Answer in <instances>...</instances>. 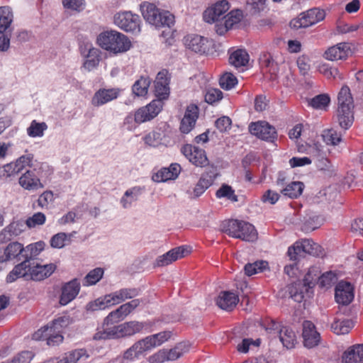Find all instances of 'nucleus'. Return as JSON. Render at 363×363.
<instances>
[{"instance_id": "f257e3e1", "label": "nucleus", "mask_w": 363, "mask_h": 363, "mask_svg": "<svg viewBox=\"0 0 363 363\" xmlns=\"http://www.w3.org/2000/svg\"><path fill=\"white\" fill-rule=\"evenodd\" d=\"M96 43L102 49L113 54L125 52L131 47L128 38L116 30L101 33L97 37Z\"/></svg>"}, {"instance_id": "f03ea898", "label": "nucleus", "mask_w": 363, "mask_h": 363, "mask_svg": "<svg viewBox=\"0 0 363 363\" xmlns=\"http://www.w3.org/2000/svg\"><path fill=\"white\" fill-rule=\"evenodd\" d=\"M337 120L342 128L348 129L354 121V101L350 88L343 86L337 96Z\"/></svg>"}, {"instance_id": "7ed1b4c3", "label": "nucleus", "mask_w": 363, "mask_h": 363, "mask_svg": "<svg viewBox=\"0 0 363 363\" xmlns=\"http://www.w3.org/2000/svg\"><path fill=\"white\" fill-rule=\"evenodd\" d=\"M56 269V265L54 264H40L34 262L26 264L25 272L21 274L14 272V268L6 277V281L11 283L18 278L23 277L26 280L42 281L49 277Z\"/></svg>"}, {"instance_id": "20e7f679", "label": "nucleus", "mask_w": 363, "mask_h": 363, "mask_svg": "<svg viewBox=\"0 0 363 363\" xmlns=\"http://www.w3.org/2000/svg\"><path fill=\"white\" fill-rule=\"evenodd\" d=\"M140 11L145 20L156 27L170 28L174 23V16L167 11H161L154 4L143 2Z\"/></svg>"}, {"instance_id": "39448f33", "label": "nucleus", "mask_w": 363, "mask_h": 363, "mask_svg": "<svg viewBox=\"0 0 363 363\" xmlns=\"http://www.w3.org/2000/svg\"><path fill=\"white\" fill-rule=\"evenodd\" d=\"M48 165L43 162H38L33 168L27 169L18 179L19 185L25 190L34 191L44 188L40 178L43 172L48 168Z\"/></svg>"}, {"instance_id": "423d86ee", "label": "nucleus", "mask_w": 363, "mask_h": 363, "mask_svg": "<svg viewBox=\"0 0 363 363\" xmlns=\"http://www.w3.org/2000/svg\"><path fill=\"white\" fill-rule=\"evenodd\" d=\"M325 11L318 8H313L305 12L291 21L290 26L294 29L308 28L324 20Z\"/></svg>"}, {"instance_id": "0eeeda50", "label": "nucleus", "mask_w": 363, "mask_h": 363, "mask_svg": "<svg viewBox=\"0 0 363 363\" xmlns=\"http://www.w3.org/2000/svg\"><path fill=\"white\" fill-rule=\"evenodd\" d=\"M318 270L315 267L310 268L305 275L303 281V285L308 288H313L318 280L321 287H330L337 280V275L332 271L326 272L321 276H318Z\"/></svg>"}, {"instance_id": "6e6552de", "label": "nucleus", "mask_w": 363, "mask_h": 363, "mask_svg": "<svg viewBox=\"0 0 363 363\" xmlns=\"http://www.w3.org/2000/svg\"><path fill=\"white\" fill-rule=\"evenodd\" d=\"M114 23L126 32L138 33L140 30V18L130 11L118 12L114 16Z\"/></svg>"}, {"instance_id": "1a4fd4ad", "label": "nucleus", "mask_w": 363, "mask_h": 363, "mask_svg": "<svg viewBox=\"0 0 363 363\" xmlns=\"http://www.w3.org/2000/svg\"><path fill=\"white\" fill-rule=\"evenodd\" d=\"M164 103L160 99H154L147 106L138 108L134 116L135 122L142 123L156 117L162 111Z\"/></svg>"}, {"instance_id": "9d476101", "label": "nucleus", "mask_w": 363, "mask_h": 363, "mask_svg": "<svg viewBox=\"0 0 363 363\" xmlns=\"http://www.w3.org/2000/svg\"><path fill=\"white\" fill-rule=\"evenodd\" d=\"M249 131L257 138L267 142L272 143L277 138L275 128L266 121L252 123L249 125Z\"/></svg>"}, {"instance_id": "9b49d317", "label": "nucleus", "mask_w": 363, "mask_h": 363, "mask_svg": "<svg viewBox=\"0 0 363 363\" xmlns=\"http://www.w3.org/2000/svg\"><path fill=\"white\" fill-rule=\"evenodd\" d=\"M25 247L18 242H11L5 248H0V263L8 261L24 260Z\"/></svg>"}, {"instance_id": "f8f14e48", "label": "nucleus", "mask_w": 363, "mask_h": 363, "mask_svg": "<svg viewBox=\"0 0 363 363\" xmlns=\"http://www.w3.org/2000/svg\"><path fill=\"white\" fill-rule=\"evenodd\" d=\"M182 152L196 167H206L208 164L205 151L198 147L186 144L182 147Z\"/></svg>"}, {"instance_id": "ddd939ff", "label": "nucleus", "mask_w": 363, "mask_h": 363, "mask_svg": "<svg viewBox=\"0 0 363 363\" xmlns=\"http://www.w3.org/2000/svg\"><path fill=\"white\" fill-rule=\"evenodd\" d=\"M229 9L230 4L227 0L218 1L204 11L203 18L208 23H220L219 18Z\"/></svg>"}, {"instance_id": "4468645a", "label": "nucleus", "mask_w": 363, "mask_h": 363, "mask_svg": "<svg viewBox=\"0 0 363 363\" xmlns=\"http://www.w3.org/2000/svg\"><path fill=\"white\" fill-rule=\"evenodd\" d=\"M33 339L35 340H45L48 345L54 347L62 343L64 337L59 331H55L52 328L45 325L33 333Z\"/></svg>"}, {"instance_id": "2eb2a0df", "label": "nucleus", "mask_w": 363, "mask_h": 363, "mask_svg": "<svg viewBox=\"0 0 363 363\" xmlns=\"http://www.w3.org/2000/svg\"><path fill=\"white\" fill-rule=\"evenodd\" d=\"M243 17L242 11L240 9H234L225 15L223 22L216 23L215 25L216 32L223 35L230 29H232L235 25L239 23Z\"/></svg>"}, {"instance_id": "dca6fc26", "label": "nucleus", "mask_w": 363, "mask_h": 363, "mask_svg": "<svg viewBox=\"0 0 363 363\" xmlns=\"http://www.w3.org/2000/svg\"><path fill=\"white\" fill-rule=\"evenodd\" d=\"M43 250V243L41 242L27 245L25 247L24 260L13 267L14 272L16 273L18 272V274H21V272H23L22 271L25 272L26 264L32 263L31 261H33Z\"/></svg>"}, {"instance_id": "f3484780", "label": "nucleus", "mask_w": 363, "mask_h": 363, "mask_svg": "<svg viewBox=\"0 0 363 363\" xmlns=\"http://www.w3.org/2000/svg\"><path fill=\"white\" fill-rule=\"evenodd\" d=\"M121 92L119 88L99 89L95 92L92 99L91 104L94 106H103L113 100L116 99Z\"/></svg>"}, {"instance_id": "a211bd4d", "label": "nucleus", "mask_w": 363, "mask_h": 363, "mask_svg": "<svg viewBox=\"0 0 363 363\" xmlns=\"http://www.w3.org/2000/svg\"><path fill=\"white\" fill-rule=\"evenodd\" d=\"M335 298L337 303L347 306L354 299V288L347 281H340L335 287Z\"/></svg>"}, {"instance_id": "6ab92c4d", "label": "nucleus", "mask_w": 363, "mask_h": 363, "mask_svg": "<svg viewBox=\"0 0 363 363\" xmlns=\"http://www.w3.org/2000/svg\"><path fill=\"white\" fill-rule=\"evenodd\" d=\"M303 345L308 348H313L318 345L320 340V335L316 330L315 325L309 320L303 323Z\"/></svg>"}, {"instance_id": "aec40b11", "label": "nucleus", "mask_w": 363, "mask_h": 363, "mask_svg": "<svg viewBox=\"0 0 363 363\" xmlns=\"http://www.w3.org/2000/svg\"><path fill=\"white\" fill-rule=\"evenodd\" d=\"M26 230L23 220H13L0 232V244L7 242L20 235Z\"/></svg>"}, {"instance_id": "412c9836", "label": "nucleus", "mask_w": 363, "mask_h": 363, "mask_svg": "<svg viewBox=\"0 0 363 363\" xmlns=\"http://www.w3.org/2000/svg\"><path fill=\"white\" fill-rule=\"evenodd\" d=\"M198 118L199 107L195 104L188 106L180 123L181 132L185 134L189 133L194 128Z\"/></svg>"}, {"instance_id": "4be33fe9", "label": "nucleus", "mask_w": 363, "mask_h": 363, "mask_svg": "<svg viewBox=\"0 0 363 363\" xmlns=\"http://www.w3.org/2000/svg\"><path fill=\"white\" fill-rule=\"evenodd\" d=\"M168 72L165 69L160 72L155 81V94L157 99L162 101L167 99L169 95V78L168 77Z\"/></svg>"}, {"instance_id": "5701e85b", "label": "nucleus", "mask_w": 363, "mask_h": 363, "mask_svg": "<svg viewBox=\"0 0 363 363\" xmlns=\"http://www.w3.org/2000/svg\"><path fill=\"white\" fill-rule=\"evenodd\" d=\"M80 291V282L77 279L65 283L62 287V294L60 298V303L66 306L74 300Z\"/></svg>"}, {"instance_id": "b1692460", "label": "nucleus", "mask_w": 363, "mask_h": 363, "mask_svg": "<svg viewBox=\"0 0 363 363\" xmlns=\"http://www.w3.org/2000/svg\"><path fill=\"white\" fill-rule=\"evenodd\" d=\"M208 40L207 38L198 35H188L184 38L185 46L199 54H206L208 52Z\"/></svg>"}, {"instance_id": "393cba45", "label": "nucleus", "mask_w": 363, "mask_h": 363, "mask_svg": "<svg viewBox=\"0 0 363 363\" xmlns=\"http://www.w3.org/2000/svg\"><path fill=\"white\" fill-rule=\"evenodd\" d=\"M147 325L145 323L136 320L125 322L116 325L118 338L130 337L143 330Z\"/></svg>"}, {"instance_id": "a878e982", "label": "nucleus", "mask_w": 363, "mask_h": 363, "mask_svg": "<svg viewBox=\"0 0 363 363\" xmlns=\"http://www.w3.org/2000/svg\"><path fill=\"white\" fill-rule=\"evenodd\" d=\"M189 252L187 248L184 246L177 247L168 251L167 253L159 256L156 259L157 267H164L172 264L173 262L184 257Z\"/></svg>"}, {"instance_id": "bb28decb", "label": "nucleus", "mask_w": 363, "mask_h": 363, "mask_svg": "<svg viewBox=\"0 0 363 363\" xmlns=\"http://www.w3.org/2000/svg\"><path fill=\"white\" fill-rule=\"evenodd\" d=\"M238 302V295L229 291H221L216 300V305L227 311H233Z\"/></svg>"}, {"instance_id": "cd10ccee", "label": "nucleus", "mask_w": 363, "mask_h": 363, "mask_svg": "<svg viewBox=\"0 0 363 363\" xmlns=\"http://www.w3.org/2000/svg\"><path fill=\"white\" fill-rule=\"evenodd\" d=\"M148 351L149 350L145 343L143 340L141 339L135 342L131 347L123 352L122 359L123 361L126 362H134Z\"/></svg>"}, {"instance_id": "c85d7f7f", "label": "nucleus", "mask_w": 363, "mask_h": 363, "mask_svg": "<svg viewBox=\"0 0 363 363\" xmlns=\"http://www.w3.org/2000/svg\"><path fill=\"white\" fill-rule=\"evenodd\" d=\"M350 47L347 43H338L329 48L324 53V57L328 60L335 61L345 60L350 52Z\"/></svg>"}, {"instance_id": "c756f323", "label": "nucleus", "mask_w": 363, "mask_h": 363, "mask_svg": "<svg viewBox=\"0 0 363 363\" xmlns=\"http://www.w3.org/2000/svg\"><path fill=\"white\" fill-rule=\"evenodd\" d=\"M342 363H363V344L354 345L342 356Z\"/></svg>"}, {"instance_id": "7c9ffc66", "label": "nucleus", "mask_w": 363, "mask_h": 363, "mask_svg": "<svg viewBox=\"0 0 363 363\" xmlns=\"http://www.w3.org/2000/svg\"><path fill=\"white\" fill-rule=\"evenodd\" d=\"M139 294V290L135 288H123L109 294L113 306L121 303L126 299L133 298Z\"/></svg>"}, {"instance_id": "2f4dec72", "label": "nucleus", "mask_w": 363, "mask_h": 363, "mask_svg": "<svg viewBox=\"0 0 363 363\" xmlns=\"http://www.w3.org/2000/svg\"><path fill=\"white\" fill-rule=\"evenodd\" d=\"M171 331H162L143 338L149 351L167 342L172 337Z\"/></svg>"}, {"instance_id": "473e14b6", "label": "nucleus", "mask_w": 363, "mask_h": 363, "mask_svg": "<svg viewBox=\"0 0 363 363\" xmlns=\"http://www.w3.org/2000/svg\"><path fill=\"white\" fill-rule=\"evenodd\" d=\"M279 337L283 346L287 349H291L295 347L296 343V336L294 331L288 326H281L279 333Z\"/></svg>"}, {"instance_id": "72a5a7b5", "label": "nucleus", "mask_w": 363, "mask_h": 363, "mask_svg": "<svg viewBox=\"0 0 363 363\" xmlns=\"http://www.w3.org/2000/svg\"><path fill=\"white\" fill-rule=\"evenodd\" d=\"M250 60L247 52L243 49H237L230 52L229 62L235 67L246 66Z\"/></svg>"}, {"instance_id": "f704fd0d", "label": "nucleus", "mask_w": 363, "mask_h": 363, "mask_svg": "<svg viewBox=\"0 0 363 363\" xmlns=\"http://www.w3.org/2000/svg\"><path fill=\"white\" fill-rule=\"evenodd\" d=\"M191 345L189 342L177 343L170 350L166 349L168 361H174L189 351Z\"/></svg>"}, {"instance_id": "c9c22d12", "label": "nucleus", "mask_w": 363, "mask_h": 363, "mask_svg": "<svg viewBox=\"0 0 363 363\" xmlns=\"http://www.w3.org/2000/svg\"><path fill=\"white\" fill-rule=\"evenodd\" d=\"M304 184L301 182H292L282 188L281 193L290 199H296L303 191Z\"/></svg>"}, {"instance_id": "e433bc0d", "label": "nucleus", "mask_w": 363, "mask_h": 363, "mask_svg": "<svg viewBox=\"0 0 363 363\" xmlns=\"http://www.w3.org/2000/svg\"><path fill=\"white\" fill-rule=\"evenodd\" d=\"M105 326L106 325H103L102 328H98L96 329V332L93 336V340L99 341L118 339L116 325L111 328H105Z\"/></svg>"}, {"instance_id": "4c0bfd02", "label": "nucleus", "mask_w": 363, "mask_h": 363, "mask_svg": "<svg viewBox=\"0 0 363 363\" xmlns=\"http://www.w3.org/2000/svg\"><path fill=\"white\" fill-rule=\"evenodd\" d=\"M151 84V79L149 77H140L135 82L132 86L133 94L137 96H145L148 92V89Z\"/></svg>"}, {"instance_id": "58836bf2", "label": "nucleus", "mask_w": 363, "mask_h": 363, "mask_svg": "<svg viewBox=\"0 0 363 363\" xmlns=\"http://www.w3.org/2000/svg\"><path fill=\"white\" fill-rule=\"evenodd\" d=\"M111 306H113V301L111 302L110 296L106 294L103 297H99L93 301L89 302L86 306V310L87 311L93 312L99 310H104Z\"/></svg>"}, {"instance_id": "ea45409f", "label": "nucleus", "mask_w": 363, "mask_h": 363, "mask_svg": "<svg viewBox=\"0 0 363 363\" xmlns=\"http://www.w3.org/2000/svg\"><path fill=\"white\" fill-rule=\"evenodd\" d=\"M352 327V322L348 319H337L331 324L332 331L337 335L347 334Z\"/></svg>"}, {"instance_id": "a19ab883", "label": "nucleus", "mask_w": 363, "mask_h": 363, "mask_svg": "<svg viewBox=\"0 0 363 363\" xmlns=\"http://www.w3.org/2000/svg\"><path fill=\"white\" fill-rule=\"evenodd\" d=\"M243 221L231 219L225 221L223 224V230L227 233L230 237L238 238L240 237L239 231L240 228H242V225Z\"/></svg>"}, {"instance_id": "79ce46f5", "label": "nucleus", "mask_w": 363, "mask_h": 363, "mask_svg": "<svg viewBox=\"0 0 363 363\" xmlns=\"http://www.w3.org/2000/svg\"><path fill=\"white\" fill-rule=\"evenodd\" d=\"M239 233L240 237L238 238L245 241L253 242L257 238V233L254 225L247 222L243 221Z\"/></svg>"}, {"instance_id": "37998d69", "label": "nucleus", "mask_w": 363, "mask_h": 363, "mask_svg": "<svg viewBox=\"0 0 363 363\" xmlns=\"http://www.w3.org/2000/svg\"><path fill=\"white\" fill-rule=\"evenodd\" d=\"M13 21V13L8 6L0 7V33H4Z\"/></svg>"}, {"instance_id": "c03bdc74", "label": "nucleus", "mask_w": 363, "mask_h": 363, "mask_svg": "<svg viewBox=\"0 0 363 363\" xmlns=\"http://www.w3.org/2000/svg\"><path fill=\"white\" fill-rule=\"evenodd\" d=\"M140 193L141 188L139 186H134L128 189L121 199V203L123 207L125 208L129 207L133 201L138 199Z\"/></svg>"}, {"instance_id": "a18cd8bd", "label": "nucleus", "mask_w": 363, "mask_h": 363, "mask_svg": "<svg viewBox=\"0 0 363 363\" xmlns=\"http://www.w3.org/2000/svg\"><path fill=\"white\" fill-rule=\"evenodd\" d=\"M303 246L305 255H310L315 257H319L323 255L322 247L310 239H303L301 240Z\"/></svg>"}, {"instance_id": "49530a36", "label": "nucleus", "mask_w": 363, "mask_h": 363, "mask_svg": "<svg viewBox=\"0 0 363 363\" xmlns=\"http://www.w3.org/2000/svg\"><path fill=\"white\" fill-rule=\"evenodd\" d=\"M89 357L86 350L84 349H78L70 351L65 354L61 359L63 363H77L80 359Z\"/></svg>"}, {"instance_id": "de8ad7c7", "label": "nucleus", "mask_w": 363, "mask_h": 363, "mask_svg": "<svg viewBox=\"0 0 363 363\" xmlns=\"http://www.w3.org/2000/svg\"><path fill=\"white\" fill-rule=\"evenodd\" d=\"M48 129V125L45 122L39 123L35 120L32 121L30 126L27 128V133L30 137L38 138L43 137L45 130Z\"/></svg>"}, {"instance_id": "09e8293b", "label": "nucleus", "mask_w": 363, "mask_h": 363, "mask_svg": "<svg viewBox=\"0 0 363 363\" xmlns=\"http://www.w3.org/2000/svg\"><path fill=\"white\" fill-rule=\"evenodd\" d=\"M216 196L218 199L226 198L232 202H237L238 201V196L235 195L234 189L225 184H222L216 191Z\"/></svg>"}, {"instance_id": "8fccbe9b", "label": "nucleus", "mask_w": 363, "mask_h": 363, "mask_svg": "<svg viewBox=\"0 0 363 363\" xmlns=\"http://www.w3.org/2000/svg\"><path fill=\"white\" fill-rule=\"evenodd\" d=\"M322 137L323 141L330 145H337L342 140L341 134L338 133L337 130L330 128L326 129L323 131Z\"/></svg>"}, {"instance_id": "3c124183", "label": "nucleus", "mask_w": 363, "mask_h": 363, "mask_svg": "<svg viewBox=\"0 0 363 363\" xmlns=\"http://www.w3.org/2000/svg\"><path fill=\"white\" fill-rule=\"evenodd\" d=\"M73 323V320L69 315L60 316L52 321L48 326L62 333L63 329Z\"/></svg>"}, {"instance_id": "603ef678", "label": "nucleus", "mask_w": 363, "mask_h": 363, "mask_svg": "<svg viewBox=\"0 0 363 363\" xmlns=\"http://www.w3.org/2000/svg\"><path fill=\"white\" fill-rule=\"evenodd\" d=\"M330 102V99L329 96L325 94H321L312 98L308 104L313 108L325 110Z\"/></svg>"}, {"instance_id": "864d4df0", "label": "nucleus", "mask_w": 363, "mask_h": 363, "mask_svg": "<svg viewBox=\"0 0 363 363\" xmlns=\"http://www.w3.org/2000/svg\"><path fill=\"white\" fill-rule=\"evenodd\" d=\"M100 60L98 50L94 48L89 49L87 58L84 61L83 66L88 71H91L98 66Z\"/></svg>"}, {"instance_id": "5fc2aeb1", "label": "nucleus", "mask_w": 363, "mask_h": 363, "mask_svg": "<svg viewBox=\"0 0 363 363\" xmlns=\"http://www.w3.org/2000/svg\"><path fill=\"white\" fill-rule=\"evenodd\" d=\"M104 275V269L101 267H97L91 270L83 281L84 286H91L96 284L101 280Z\"/></svg>"}, {"instance_id": "6e6d98bb", "label": "nucleus", "mask_w": 363, "mask_h": 363, "mask_svg": "<svg viewBox=\"0 0 363 363\" xmlns=\"http://www.w3.org/2000/svg\"><path fill=\"white\" fill-rule=\"evenodd\" d=\"M268 267V262L266 261H257L254 263H248L245 267V273L247 276H252L255 274L263 272Z\"/></svg>"}, {"instance_id": "4d7b16f0", "label": "nucleus", "mask_w": 363, "mask_h": 363, "mask_svg": "<svg viewBox=\"0 0 363 363\" xmlns=\"http://www.w3.org/2000/svg\"><path fill=\"white\" fill-rule=\"evenodd\" d=\"M288 256L291 260L296 261L300 257H305V252L302 241H296L293 245L290 246L287 251Z\"/></svg>"}, {"instance_id": "13d9d810", "label": "nucleus", "mask_w": 363, "mask_h": 363, "mask_svg": "<svg viewBox=\"0 0 363 363\" xmlns=\"http://www.w3.org/2000/svg\"><path fill=\"white\" fill-rule=\"evenodd\" d=\"M238 84L236 77L230 72L223 74L219 79L220 86L225 90L233 89Z\"/></svg>"}, {"instance_id": "bf43d9fd", "label": "nucleus", "mask_w": 363, "mask_h": 363, "mask_svg": "<svg viewBox=\"0 0 363 363\" xmlns=\"http://www.w3.org/2000/svg\"><path fill=\"white\" fill-rule=\"evenodd\" d=\"M320 73L327 79H342L337 68L330 66L328 64L320 65L318 67Z\"/></svg>"}, {"instance_id": "052dcab7", "label": "nucleus", "mask_w": 363, "mask_h": 363, "mask_svg": "<svg viewBox=\"0 0 363 363\" xmlns=\"http://www.w3.org/2000/svg\"><path fill=\"white\" fill-rule=\"evenodd\" d=\"M126 317V315L123 314V310H121V306L115 311H111L104 320V325H108L118 323L123 320Z\"/></svg>"}, {"instance_id": "680f3d73", "label": "nucleus", "mask_w": 363, "mask_h": 363, "mask_svg": "<svg viewBox=\"0 0 363 363\" xmlns=\"http://www.w3.org/2000/svg\"><path fill=\"white\" fill-rule=\"evenodd\" d=\"M34 160V155L32 153H27L26 155H21L19 157L15 162L18 168H19V171L21 172L26 167H28L31 169L35 166L33 164Z\"/></svg>"}, {"instance_id": "e2e57ef3", "label": "nucleus", "mask_w": 363, "mask_h": 363, "mask_svg": "<svg viewBox=\"0 0 363 363\" xmlns=\"http://www.w3.org/2000/svg\"><path fill=\"white\" fill-rule=\"evenodd\" d=\"M46 217L44 213L38 212L34 213L32 216L28 218L25 222L26 225L29 228H35L37 225H41L45 223Z\"/></svg>"}, {"instance_id": "0e129e2a", "label": "nucleus", "mask_w": 363, "mask_h": 363, "mask_svg": "<svg viewBox=\"0 0 363 363\" xmlns=\"http://www.w3.org/2000/svg\"><path fill=\"white\" fill-rule=\"evenodd\" d=\"M223 99V92L215 88L208 89L205 95V101L209 104H213Z\"/></svg>"}, {"instance_id": "69168bd1", "label": "nucleus", "mask_w": 363, "mask_h": 363, "mask_svg": "<svg viewBox=\"0 0 363 363\" xmlns=\"http://www.w3.org/2000/svg\"><path fill=\"white\" fill-rule=\"evenodd\" d=\"M19 168L16 166L15 162H11L0 167V177H10L19 173Z\"/></svg>"}, {"instance_id": "338daca9", "label": "nucleus", "mask_w": 363, "mask_h": 363, "mask_svg": "<svg viewBox=\"0 0 363 363\" xmlns=\"http://www.w3.org/2000/svg\"><path fill=\"white\" fill-rule=\"evenodd\" d=\"M54 201V194L52 191L47 190L41 194L38 199V204L42 208H48L50 203Z\"/></svg>"}, {"instance_id": "774afa93", "label": "nucleus", "mask_w": 363, "mask_h": 363, "mask_svg": "<svg viewBox=\"0 0 363 363\" xmlns=\"http://www.w3.org/2000/svg\"><path fill=\"white\" fill-rule=\"evenodd\" d=\"M67 240L68 236L65 233H59L52 237L50 245L54 248H62Z\"/></svg>"}]
</instances>
